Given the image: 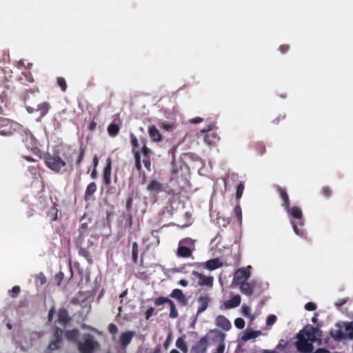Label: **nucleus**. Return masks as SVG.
I'll use <instances>...</instances> for the list:
<instances>
[{"label":"nucleus","mask_w":353,"mask_h":353,"mask_svg":"<svg viewBox=\"0 0 353 353\" xmlns=\"http://www.w3.org/2000/svg\"><path fill=\"white\" fill-rule=\"evenodd\" d=\"M234 325L236 328L241 330L245 327V321L242 318H236L234 320Z\"/></svg>","instance_id":"8fccbe9b"},{"label":"nucleus","mask_w":353,"mask_h":353,"mask_svg":"<svg viewBox=\"0 0 353 353\" xmlns=\"http://www.w3.org/2000/svg\"><path fill=\"white\" fill-rule=\"evenodd\" d=\"M285 210L287 212V213L289 214L294 219L297 220L302 219L303 212L299 207L293 206L291 208L290 205H289L288 208H285Z\"/></svg>","instance_id":"dca6fc26"},{"label":"nucleus","mask_w":353,"mask_h":353,"mask_svg":"<svg viewBox=\"0 0 353 353\" xmlns=\"http://www.w3.org/2000/svg\"><path fill=\"white\" fill-rule=\"evenodd\" d=\"M147 190L150 192L158 193V192L162 191V185L158 181H157L155 179H152L150 181V182L148 185Z\"/></svg>","instance_id":"a878e982"},{"label":"nucleus","mask_w":353,"mask_h":353,"mask_svg":"<svg viewBox=\"0 0 353 353\" xmlns=\"http://www.w3.org/2000/svg\"><path fill=\"white\" fill-rule=\"evenodd\" d=\"M220 340H221V343L219 344L217 348H216V352L217 353H223L224 350H225V343H224V339H225V334L224 333H220Z\"/></svg>","instance_id":"58836bf2"},{"label":"nucleus","mask_w":353,"mask_h":353,"mask_svg":"<svg viewBox=\"0 0 353 353\" xmlns=\"http://www.w3.org/2000/svg\"><path fill=\"white\" fill-rule=\"evenodd\" d=\"M179 244L180 245H184L185 248H188L192 250H194L195 249V240L190 237L181 239L179 242Z\"/></svg>","instance_id":"c756f323"},{"label":"nucleus","mask_w":353,"mask_h":353,"mask_svg":"<svg viewBox=\"0 0 353 353\" xmlns=\"http://www.w3.org/2000/svg\"><path fill=\"white\" fill-rule=\"evenodd\" d=\"M216 324L218 327L225 330H229L231 328L230 321L223 315H219L216 319Z\"/></svg>","instance_id":"412c9836"},{"label":"nucleus","mask_w":353,"mask_h":353,"mask_svg":"<svg viewBox=\"0 0 353 353\" xmlns=\"http://www.w3.org/2000/svg\"><path fill=\"white\" fill-rule=\"evenodd\" d=\"M62 334H63V330L58 327H56L54 332V339L61 341Z\"/></svg>","instance_id":"3c124183"},{"label":"nucleus","mask_w":353,"mask_h":353,"mask_svg":"<svg viewBox=\"0 0 353 353\" xmlns=\"http://www.w3.org/2000/svg\"><path fill=\"white\" fill-rule=\"evenodd\" d=\"M241 303V296L238 294L233 296L230 300L224 302L223 305L226 309L234 308Z\"/></svg>","instance_id":"4be33fe9"},{"label":"nucleus","mask_w":353,"mask_h":353,"mask_svg":"<svg viewBox=\"0 0 353 353\" xmlns=\"http://www.w3.org/2000/svg\"><path fill=\"white\" fill-rule=\"evenodd\" d=\"M339 330H331L330 332V336L335 340V341H341L345 339H348L347 337V333L349 332H346V334L343 332V329H345V325H343V327L341 328L339 327Z\"/></svg>","instance_id":"6ab92c4d"},{"label":"nucleus","mask_w":353,"mask_h":353,"mask_svg":"<svg viewBox=\"0 0 353 353\" xmlns=\"http://www.w3.org/2000/svg\"><path fill=\"white\" fill-rule=\"evenodd\" d=\"M234 216L239 224L242 222V210L239 205H236L234 209Z\"/></svg>","instance_id":"79ce46f5"},{"label":"nucleus","mask_w":353,"mask_h":353,"mask_svg":"<svg viewBox=\"0 0 353 353\" xmlns=\"http://www.w3.org/2000/svg\"><path fill=\"white\" fill-rule=\"evenodd\" d=\"M244 190V185L242 183H240L236 190V196L237 199H240L242 196L243 192Z\"/></svg>","instance_id":"864d4df0"},{"label":"nucleus","mask_w":353,"mask_h":353,"mask_svg":"<svg viewBox=\"0 0 353 353\" xmlns=\"http://www.w3.org/2000/svg\"><path fill=\"white\" fill-rule=\"evenodd\" d=\"M111 171H112V162L110 159H108L106 161V165L103 170V180L106 185L111 183Z\"/></svg>","instance_id":"f3484780"},{"label":"nucleus","mask_w":353,"mask_h":353,"mask_svg":"<svg viewBox=\"0 0 353 353\" xmlns=\"http://www.w3.org/2000/svg\"><path fill=\"white\" fill-rule=\"evenodd\" d=\"M215 128V123L211 122L209 123L207 128L201 129L199 132L201 134H204L203 141L208 145H214L219 140L218 134L213 131Z\"/></svg>","instance_id":"7ed1b4c3"},{"label":"nucleus","mask_w":353,"mask_h":353,"mask_svg":"<svg viewBox=\"0 0 353 353\" xmlns=\"http://www.w3.org/2000/svg\"><path fill=\"white\" fill-rule=\"evenodd\" d=\"M141 153L143 155V157H150L152 151L145 145H143L141 148Z\"/></svg>","instance_id":"bf43d9fd"},{"label":"nucleus","mask_w":353,"mask_h":353,"mask_svg":"<svg viewBox=\"0 0 353 353\" xmlns=\"http://www.w3.org/2000/svg\"><path fill=\"white\" fill-rule=\"evenodd\" d=\"M47 216L50 218V221H54L57 219L58 210L55 205H52L49 208Z\"/></svg>","instance_id":"72a5a7b5"},{"label":"nucleus","mask_w":353,"mask_h":353,"mask_svg":"<svg viewBox=\"0 0 353 353\" xmlns=\"http://www.w3.org/2000/svg\"><path fill=\"white\" fill-rule=\"evenodd\" d=\"M301 331L297 334V341H296V347L299 352L302 353H311L313 351L314 346L313 342H309L307 338Z\"/></svg>","instance_id":"20e7f679"},{"label":"nucleus","mask_w":353,"mask_h":353,"mask_svg":"<svg viewBox=\"0 0 353 353\" xmlns=\"http://www.w3.org/2000/svg\"><path fill=\"white\" fill-rule=\"evenodd\" d=\"M170 296L176 299L182 306H185L188 303V299L180 289H174Z\"/></svg>","instance_id":"ddd939ff"},{"label":"nucleus","mask_w":353,"mask_h":353,"mask_svg":"<svg viewBox=\"0 0 353 353\" xmlns=\"http://www.w3.org/2000/svg\"><path fill=\"white\" fill-rule=\"evenodd\" d=\"M77 244L79 248V254L83 256L90 264L92 263V259L89 249L93 245V242L88 241L87 243H85L84 240H77Z\"/></svg>","instance_id":"39448f33"},{"label":"nucleus","mask_w":353,"mask_h":353,"mask_svg":"<svg viewBox=\"0 0 353 353\" xmlns=\"http://www.w3.org/2000/svg\"><path fill=\"white\" fill-rule=\"evenodd\" d=\"M237 285H239V289L242 294L248 296L253 294V288L248 282H243Z\"/></svg>","instance_id":"bb28decb"},{"label":"nucleus","mask_w":353,"mask_h":353,"mask_svg":"<svg viewBox=\"0 0 353 353\" xmlns=\"http://www.w3.org/2000/svg\"><path fill=\"white\" fill-rule=\"evenodd\" d=\"M210 301V298L208 294L201 295L199 297L197 314L203 312L208 308Z\"/></svg>","instance_id":"4468645a"},{"label":"nucleus","mask_w":353,"mask_h":353,"mask_svg":"<svg viewBox=\"0 0 353 353\" xmlns=\"http://www.w3.org/2000/svg\"><path fill=\"white\" fill-rule=\"evenodd\" d=\"M347 301V299H339L338 301H336L335 303V306L337 307V308H339L341 307V306H343L344 304H345Z\"/></svg>","instance_id":"69168bd1"},{"label":"nucleus","mask_w":353,"mask_h":353,"mask_svg":"<svg viewBox=\"0 0 353 353\" xmlns=\"http://www.w3.org/2000/svg\"><path fill=\"white\" fill-rule=\"evenodd\" d=\"M71 318L69 316L68 310L64 308H60L58 312L59 322L63 326L66 325L70 321Z\"/></svg>","instance_id":"a211bd4d"},{"label":"nucleus","mask_w":353,"mask_h":353,"mask_svg":"<svg viewBox=\"0 0 353 353\" xmlns=\"http://www.w3.org/2000/svg\"><path fill=\"white\" fill-rule=\"evenodd\" d=\"M316 307V305L313 302H308L305 305V309L308 311H314Z\"/></svg>","instance_id":"052dcab7"},{"label":"nucleus","mask_w":353,"mask_h":353,"mask_svg":"<svg viewBox=\"0 0 353 353\" xmlns=\"http://www.w3.org/2000/svg\"><path fill=\"white\" fill-rule=\"evenodd\" d=\"M241 314L245 317H248L252 319L253 316L250 314V307L248 305H243L241 307Z\"/></svg>","instance_id":"49530a36"},{"label":"nucleus","mask_w":353,"mask_h":353,"mask_svg":"<svg viewBox=\"0 0 353 353\" xmlns=\"http://www.w3.org/2000/svg\"><path fill=\"white\" fill-rule=\"evenodd\" d=\"M85 152V149L83 147H81L79 151L74 150L72 151V154L71 153H64L63 154V160L66 162V165L68 164L70 168L72 167V154H77V159L76 160V163L77 165H80L83 161Z\"/></svg>","instance_id":"0eeeda50"},{"label":"nucleus","mask_w":353,"mask_h":353,"mask_svg":"<svg viewBox=\"0 0 353 353\" xmlns=\"http://www.w3.org/2000/svg\"><path fill=\"white\" fill-rule=\"evenodd\" d=\"M134 157L135 161L136 168L139 172H140L142 169L140 152H134Z\"/></svg>","instance_id":"c03bdc74"},{"label":"nucleus","mask_w":353,"mask_h":353,"mask_svg":"<svg viewBox=\"0 0 353 353\" xmlns=\"http://www.w3.org/2000/svg\"><path fill=\"white\" fill-rule=\"evenodd\" d=\"M23 74L25 77L26 81H28V83L33 82V81H34L33 77L30 72H25V73H23Z\"/></svg>","instance_id":"774afa93"},{"label":"nucleus","mask_w":353,"mask_h":353,"mask_svg":"<svg viewBox=\"0 0 353 353\" xmlns=\"http://www.w3.org/2000/svg\"><path fill=\"white\" fill-rule=\"evenodd\" d=\"M143 163L148 170L151 169L150 157H143Z\"/></svg>","instance_id":"680f3d73"},{"label":"nucleus","mask_w":353,"mask_h":353,"mask_svg":"<svg viewBox=\"0 0 353 353\" xmlns=\"http://www.w3.org/2000/svg\"><path fill=\"white\" fill-rule=\"evenodd\" d=\"M79 350L81 353H93L94 350V341L90 335L83 342L79 343Z\"/></svg>","instance_id":"9d476101"},{"label":"nucleus","mask_w":353,"mask_h":353,"mask_svg":"<svg viewBox=\"0 0 353 353\" xmlns=\"http://www.w3.org/2000/svg\"><path fill=\"white\" fill-rule=\"evenodd\" d=\"M255 149L259 155L263 154L266 151L265 146L262 143H257L255 145Z\"/></svg>","instance_id":"de8ad7c7"},{"label":"nucleus","mask_w":353,"mask_h":353,"mask_svg":"<svg viewBox=\"0 0 353 353\" xmlns=\"http://www.w3.org/2000/svg\"><path fill=\"white\" fill-rule=\"evenodd\" d=\"M134 336V332L133 331H128L125 332H123L121 334L119 339L121 346L126 347L127 345H128L130 343Z\"/></svg>","instance_id":"aec40b11"},{"label":"nucleus","mask_w":353,"mask_h":353,"mask_svg":"<svg viewBox=\"0 0 353 353\" xmlns=\"http://www.w3.org/2000/svg\"><path fill=\"white\" fill-rule=\"evenodd\" d=\"M79 334V330L74 329L71 330H67L65 332V336L68 340L73 341L75 340Z\"/></svg>","instance_id":"4c0bfd02"},{"label":"nucleus","mask_w":353,"mask_h":353,"mask_svg":"<svg viewBox=\"0 0 353 353\" xmlns=\"http://www.w3.org/2000/svg\"><path fill=\"white\" fill-rule=\"evenodd\" d=\"M169 305L170 307V317L172 319L176 318L178 316V312L174 302L172 301Z\"/></svg>","instance_id":"a18cd8bd"},{"label":"nucleus","mask_w":353,"mask_h":353,"mask_svg":"<svg viewBox=\"0 0 353 353\" xmlns=\"http://www.w3.org/2000/svg\"><path fill=\"white\" fill-rule=\"evenodd\" d=\"M208 336H204L201 338L191 348L192 353H206L208 349Z\"/></svg>","instance_id":"9b49d317"},{"label":"nucleus","mask_w":353,"mask_h":353,"mask_svg":"<svg viewBox=\"0 0 353 353\" xmlns=\"http://www.w3.org/2000/svg\"><path fill=\"white\" fill-rule=\"evenodd\" d=\"M21 130V125L10 119L0 117V134L1 136H11L16 131Z\"/></svg>","instance_id":"f03ea898"},{"label":"nucleus","mask_w":353,"mask_h":353,"mask_svg":"<svg viewBox=\"0 0 353 353\" xmlns=\"http://www.w3.org/2000/svg\"><path fill=\"white\" fill-rule=\"evenodd\" d=\"M88 229V225L86 223H81L79 228L80 234L77 240H84L85 237L88 236L86 234Z\"/></svg>","instance_id":"e433bc0d"},{"label":"nucleus","mask_w":353,"mask_h":353,"mask_svg":"<svg viewBox=\"0 0 353 353\" xmlns=\"http://www.w3.org/2000/svg\"><path fill=\"white\" fill-rule=\"evenodd\" d=\"M44 162L49 169L56 173L66 170V162L59 156L48 154L45 156Z\"/></svg>","instance_id":"f257e3e1"},{"label":"nucleus","mask_w":353,"mask_h":353,"mask_svg":"<svg viewBox=\"0 0 353 353\" xmlns=\"http://www.w3.org/2000/svg\"><path fill=\"white\" fill-rule=\"evenodd\" d=\"M108 132L110 137H115L119 132V126L114 122L111 123L108 127Z\"/></svg>","instance_id":"473e14b6"},{"label":"nucleus","mask_w":353,"mask_h":353,"mask_svg":"<svg viewBox=\"0 0 353 353\" xmlns=\"http://www.w3.org/2000/svg\"><path fill=\"white\" fill-rule=\"evenodd\" d=\"M276 316L274 314H270L268 316L266 319V325H272L276 323Z\"/></svg>","instance_id":"6e6d98bb"},{"label":"nucleus","mask_w":353,"mask_h":353,"mask_svg":"<svg viewBox=\"0 0 353 353\" xmlns=\"http://www.w3.org/2000/svg\"><path fill=\"white\" fill-rule=\"evenodd\" d=\"M291 223H292V228H293V230H294V232H295L297 235L301 236H304V234H304V232H303V230L299 229V228H298V226L294 223V221H292V222H291Z\"/></svg>","instance_id":"4d7b16f0"},{"label":"nucleus","mask_w":353,"mask_h":353,"mask_svg":"<svg viewBox=\"0 0 353 353\" xmlns=\"http://www.w3.org/2000/svg\"><path fill=\"white\" fill-rule=\"evenodd\" d=\"M148 134L153 141L158 142L162 140L161 134L154 125L149 128Z\"/></svg>","instance_id":"393cba45"},{"label":"nucleus","mask_w":353,"mask_h":353,"mask_svg":"<svg viewBox=\"0 0 353 353\" xmlns=\"http://www.w3.org/2000/svg\"><path fill=\"white\" fill-rule=\"evenodd\" d=\"M261 334H262V332L260 330H256V331L247 330L244 332L241 339L243 341H247L252 339L256 338V337L261 336Z\"/></svg>","instance_id":"c85d7f7f"},{"label":"nucleus","mask_w":353,"mask_h":353,"mask_svg":"<svg viewBox=\"0 0 353 353\" xmlns=\"http://www.w3.org/2000/svg\"><path fill=\"white\" fill-rule=\"evenodd\" d=\"M192 275L195 276L198 279V284L201 286H206L211 288L213 285L214 278L212 276H205L202 273L196 271H193Z\"/></svg>","instance_id":"f8f14e48"},{"label":"nucleus","mask_w":353,"mask_h":353,"mask_svg":"<svg viewBox=\"0 0 353 353\" xmlns=\"http://www.w3.org/2000/svg\"><path fill=\"white\" fill-rule=\"evenodd\" d=\"M108 331L110 333H111L112 334H115L118 332V328L115 324L110 323L108 325Z\"/></svg>","instance_id":"e2e57ef3"},{"label":"nucleus","mask_w":353,"mask_h":353,"mask_svg":"<svg viewBox=\"0 0 353 353\" xmlns=\"http://www.w3.org/2000/svg\"><path fill=\"white\" fill-rule=\"evenodd\" d=\"M185 336L184 335L179 337L176 341V346L183 353H187L188 348L185 341Z\"/></svg>","instance_id":"2f4dec72"},{"label":"nucleus","mask_w":353,"mask_h":353,"mask_svg":"<svg viewBox=\"0 0 353 353\" xmlns=\"http://www.w3.org/2000/svg\"><path fill=\"white\" fill-rule=\"evenodd\" d=\"M15 134H17V139L23 143L27 148H32L33 146V143L34 141L33 135L30 132L24 130L22 126L21 130L16 131Z\"/></svg>","instance_id":"6e6552de"},{"label":"nucleus","mask_w":353,"mask_h":353,"mask_svg":"<svg viewBox=\"0 0 353 353\" xmlns=\"http://www.w3.org/2000/svg\"><path fill=\"white\" fill-rule=\"evenodd\" d=\"M130 142H131V145H132V152L133 154H134V152H139L137 150V148L138 147V139L137 138V137L133 134V133H130Z\"/></svg>","instance_id":"ea45409f"},{"label":"nucleus","mask_w":353,"mask_h":353,"mask_svg":"<svg viewBox=\"0 0 353 353\" xmlns=\"http://www.w3.org/2000/svg\"><path fill=\"white\" fill-rule=\"evenodd\" d=\"M171 301H172L171 299H170L167 297H163V296H159L158 298H156L154 301V304L157 306H159V305H163L165 303L169 304Z\"/></svg>","instance_id":"a19ab883"},{"label":"nucleus","mask_w":353,"mask_h":353,"mask_svg":"<svg viewBox=\"0 0 353 353\" xmlns=\"http://www.w3.org/2000/svg\"><path fill=\"white\" fill-rule=\"evenodd\" d=\"M21 292V288L19 285H14L12 287V290H10V296L12 298H15L18 296V294Z\"/></svg>","instance_id":"603ef678"},{"label":"nucleus","mask_w":353,"mask_h":353,"mask_svg":"<svg viewBox=\"0 0 353 353\" xmlns=\"http://www.w3.org/2000/svg\"><path fill=\"white\" fill-rule=\"evenodd\" d=\"M321 193L325 197L328 198L332 195V190L330 188L325 186L322 188Z\"/></svg>","instance_id":"13d9d810"},{"label":"nucleus","mask_w":353,"mask_h":353,"mask_svg":"<svg viewBox=\"0 0 353 353\" xmlns=\"http://www.w3.org/2000/svg\"><path fill=\"white\" fill-rule=\"evenodd\" d=\"M50 108V105L48 102H43L38 105L37 110L40 112L41 117L45 116Z\"/></svg>","instance_id":"f704fd0d"},{"label":"nucleus","mask_w":353,"mask_h":353,"mask_svg":"<svg viewBox=\"0 0 353 353\" xmlns=\"http://www.w3.org/2000/svg\"><path fill=\"white\" fill-rule=\"evenodd\" d=\"M60 343H61V341L54 339V341H51L49 343L48 348L50 351L56 350L59 349Z\"/></svg>","instance_id":"09e8293b"},{"label":"nucleus","mask_w":353,"mask_h":353,"mask_svg":"<svg viewBox=\"0 0 353 353\" xmlns=\"http://www.w3.org/2000/svg\"><path fill=\"white\" fill-rule=\"evenodd\" d=\"M154 313V309L153 307H150L145 312V319L148 320Z\"/></svg>","instance_id":"0e129e2a"},{"label":"nucleus","mask_w":353,"mask_h":353,"mask_svg":"<svg viewBox=\"0 0 353 353\" xmlns=\"http://www.w3.org/2000/svg\"><path fill=\"white\" fill-rule=\"evenodd\" d=\"M251 267L248 266L245 268H239L238 269L234 276V282L236 285L246 282L250 277L251 272H250Z\"/></svg>","instance_id":"1a4fd4ad"},{"label":"nucleus","mask_w":353,"mask_h":353,"mask_svg":"<svg viewBox=\"0 0 353 353\" xmlns=\"http://www.w3.org/2000/svg\"><path fill=\"white\" fill-rule=\"evenodd\" d=\"M277 192L279 194L280 197L281 198L283 201L281 205L283 207L284 209L285 208H288V206L290 205V198L286 190L281 187H278Z\"/></svg>","instance_id":"b1692460"},{"label":"nucleus","mask_w":353,"mask_h":353,"mask_svg":"<svg viewBox=\"0 0 353 353\" xmlns=\"http://www.w3.org/2000/svg\"><path fill=\"white\" fill-rule=\"evenodd\" d=\"M97 191V184L95 182L89 183L85 191V199L89 200L92 194Z\"/></svg>","instance_id":"7c9ffc66"},{"label":"nucleus","mask_w":353,"mask_h":353,"mask_svg":"<svg viewBox=\"0 0 353 353\" xmlns=\"http://www.w3.org/2000/svg\"><path fill=\"white\" fill-rule=\"evenodd\" d=\"M132 201H133V196L132 194H130L128 196L126 203H125V208L128 212H130L131 211Z\"/></svg>","instance_id":"5fc2aeb1"},{"label":"nucleus","mask_w":353,"mask_h":353,"mask_svg":"<svg viewBox=\"0 0 353 353\" xmlns=\"http://www.w3.org/2000/svg\"><path fill=\"white\" fill-rule=\"evenodd\" d=\"M194 250H192L184 245H178L176 255L181 258H190L192 256Z\"/></svg>","instance_id":"5701e85b"},{"label":"nucleus","mask_w":353,"mask_h":353,"mask_svg":"<svg viewBox=\"0 0 353 353\" xmlns=\"http://www.w3.org/2000/svg\"><path fill=\"white\" fill-rule=\"evenodd\" d=\"M343 325H345V331L349 332L347 333V337L349 339H353V322H341V323H337L336 326L342 327Z\"/></svg>","instance_id":"cd10ccee"},{"label":"nucleus","mask_w":353,"mask_h":353,"mask_svg":"<svg viewBox=\"0 0 353 353\" xmlns=\"http://www.w3.org/2000/svg\"><path fill=\"white\" fill-rule=\"evenodd\" d=\"M301 332L307 336V339L311 342H315L318 339L321 341L322 331L318 327L308 325Z\"/></svg>","instance_id":"423d86ee"},{"label":"nucleus","mask_w":353,"mask_h":353,"mask_svg":"<svg viewBox=\"0 0 353 353\" xmlns=\"http://www.w3.org/2000/svg\"><path fill=\"white\" fill-rule=\"evenodd\" d=\"M139 245L137 242H134L132 246V259L134 264L138 263Z\"/></svg>","instance_id":"c9c22d12"},{"label":"nucleus","mask_w":353,"mask_h":353,"mask_svg":"<svg viewBox=\"0 0 353 353\" xmlns=\"http://www.w3.org/2000/svg\"><path fill=\"white\" fill-rule=\"evenodd\" d=\"M223 266V262L219 259H212L202 265V267L209 270H214Z\"/></svg>","instance_id":"2eb2a0df"},{"label":"nucleus","mask_w":353,"mask_h":353,"mask_svg":"<svg viewBox=\"0 0 353 353\" xmlns=\"http://www.w3.org/2000/svg\"><path fill=\"white\" fill-rule=\"evenodd\" d=\"M290 49V46L288 44H283L279 47V51L284 54L287 52Z\"/></svg>","instance_id":"338daca9"},{"label":"nucleus","mask_w":353,"mask_h":353,"mask_svg":"<svg viewBox=\"0 0 353 353\" xmlns=\"http://www.w3.org/2000/svg\"><path fill=\"white\" fill-rule=\"evenodd\" d=\"M57 85L61 88L62 92H65L67 90V83L65 79L62 77H59L57 78Z\"/></svg>","instance_id":"37998d69"}]
</instances>
